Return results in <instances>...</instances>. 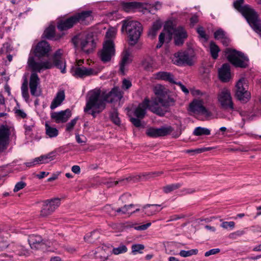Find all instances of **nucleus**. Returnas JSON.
I'll use <instances>...</instances> for the list:
<instances>
[{
	"label": "nucleus",
	"mask_w": 261,
	"mask_h": 261,
	"mask_svg": "<svg viewBox=\"0 0 261 261\" xmlns=\"http://www.w3.org/2000/svg\"><path fill=\"white\" fill-rule=\"evenodd\" d=\"M62 51L59 49L56 51L53 56V64L49 61L37 62L35 61L34 58L30 56L28 59V64L32 69V72L30 79V88L32 95L39 96L41 92L37 90V87L40 83V79L36 72H41L42 70L50 69L56 66L61 70L63 73L66 72V65L64 60L62 58Z\"/></svg>",
	"instance_id": "1"
},
{
	"label": "nucleus",
	"mask_w": 261,
	"mask_h": 261,
	"mask_svg": "<svg viewBox=\"0 0 261 261\" xmlns=\"http://www.w3.org/2000/svg\"><path fill=\"white\" fill-rule=\"evenodd\" d=\"M154 93L156 97L150 101V110L154 114L163 116L168 112L170 107L174 105L175 100L169 95L168 90L161 85L154 87Z\"/></svg>",
	"instance_id": "2"
},
{
	"label": "nucleus",
	"mask_w": 261,
	"mask_h": 261,
	"mask_svg": "<svg viewBox=\"0 0 261 261\" xmlns=\"http://www.w3.org/2000/svg\"><path fill=\"white\" fill-rule=\"evenodd\" d=\"M74 47L86 54H90L95 48V43L92 35L86 33L77 34L72 39Z\"/></svg>",
	"instance_id": "3"
},
{
	"label": "nucleus",
	"mask_w": 261,
	"mask_h": 261,
	"mask_svg": "<svg viewBox=\"0 0 261 261\" xmlns=\"http://www.w3.org/2000/svg\"><path fill=\"white\" fill-rule=\"evenodd\" d=\"M122 32L126 31L129 37V44L133 46L136 44L142 33L143 28L138 21L124 20L122 21Z\"/></svg>",
	"instance_id": "4"
},
{
	"label": "nucleus",
	"mask_w": 261,
	"mask_h": 261,
	"mask_svg": "<svg viewBox=\"0 0 261 261\" xmlns=\"http://www.w3.org/2000/svg\"><path fill=\"white\" fill-rule=\"evenodd\" d=\"M105 95L103 91L95 89L88 93V98L86 105L84 108V112L89 111L92 108L101 107L102 109L106 108V102L104 98Z\"/></svg>",
	"instance_id": "5"
},
{
	"label": "nucleus",
	"mask_w": 261,
	"mask_h": 261,
	"mask_svg": "<svg viewBox=\"0 0 261 261\" xmlns=\"http://www.w3.org/2000/svg\"><path fill=\"white\" fill-rule=\"evenodd\" d=\"M225 55L227 60L235 67L244 68L248 65V58L240 51L229 48L225 49Z\"/></svg>",
	"instance_id": "6"
},
{
	"label": "nucleus",
	"mask_w": 261,
	"mask_h": 261,
	"mask_svg": "<svg viewBox=\"0 0 261 261\" xmlns=\"http://www.w3.org/2000/svg\"><path fill=\"white\" fill-rule=\"evenodd\" d=\"M236 98L241 103H247L251 98V94L248 91L247 85L244 79H240L236 85Z\"/></svg>",
	"instance_id": "7"
},
{
	"label": "nucleus",
	"mask_w": 261,
	"mask_h": 261,
	"mask_svg": "<svg viewBox=\"0 0 261 261\" xmlns=\"http://www.w3.org/2000/svg\"><path fill=\"white\" fill-rule=\"evenodd\" d=\"M40 211V216L47 217L52 214L55 210L60 206L61 199L58 198H54L47 199L43 202Z\"/></svg>",
	"instance_id": "8"
},
{
	"label": "nucleus",
	"mask_w": 261,
	"mask_h": 261,
	"mask_svg": "<svg viewBox=\"0 0 261 261\" xmlns=\"http://www.w3.org/2000/svg\"><path fill=\"white\" fill-rule=\"evenodd\" d=\"M218 99L222 109L228 111L234 110L230 91L228 89L226 88L222 89L218 94Z\"/></svg>",
	"instance_id": "9"
},
{
	"label": "nucleus",
	"mask_w": 261,
	"mask_h": 261,
	"mask_svg": "<svg viewBox=\"0 0 261 261\" xmlns=\"http://www.w3.org/2000/svg\"><path fill=\"white\" fill-rule=\"evenodd\" d=\"M202 100L195 99L190 105V110L195 114H201L204 117V120H209L212 118L213 114L208 111L203 105Z\"/></svg>",
	"instance_id": "10"
},
{
	"label": "nucleus",
	"mask_w": 261,
	"mask_h": 261,
	"mask_svg": "<svg viewBox=\"0 0 261 261\" xmlns=\"http://www.w3.org/2000/svg\"><path fill=\"white\" fill-rule=\"evenodd\" d=\"M169 40L171 39V35H174V43L176 45L180 46L183 44L185 40L187 38L188 35L185 29L181 26L174 28L171 27L168 30Z\"/></svg>",
	"instance_id": "11"
},
{
	"label": "nucleus",
	"mask_w": 261,
	"mask_h": 261,
	"mask_svg": "<svg viewBox=\"0 0 261 261\" xmlns=\"http://www.w3.org/2000/svg\"><path fill=\"white\" fill-rule=\"evenodd\" d=\"M115 55L114 43L112 40H107L103 44V48L99 53V57L103 62L111 60Z\"/></svg>",
	"instance_id": "12"
},
{
	"label": "nucleus",
	"mask_w": 261,
	"mask_h": 261,
	"mask_svg": "<svg viewBox=\"0 0 261 261\" xmlns=\"http://www.w3.org/2000/svg\"><path fill=\"white\" fill-rule=\"evenodd\" d=\"M193 57L188 51H179L174 54L173 61L177 65H191L193 64Z\"/></svg>",
	"instance_id": "13"
},
{
	"label": "nucleus",
	"mask_w": 261,
	"mask_h": 261,
	"mask_svg": "<svg viewBox=\"0 0 261 261\" xmlns=\"http://www.w3.org/2000/svg\"><path fill=\"white\" fill-rule=\"evenodd\" d=\"M171 126H162L160 128L150 127L146 130V135L152 138H158L166 136L170 134L172 131Z\"/></svg>",
	"instance_id": "14"
},
{
	"label": "nucleus",
	"mask_w": 261,
	"mask_h": 261,
	"mask_svg": "<svg viewBox=\"0 0 261 261\" xmlns=\"http://www.w3.org/2000/svg\"><path fill=\"white\" fill-rule=\"evenodd\" d=\"M105 102L113 103L119 101L123 97V92L118 87H114L111 91L107 93L103 91Z\"/></svg>",
	"instance_id": "15"
},
{
	"label": "nucleus",
	"mask_w": 261,
	"mask_h": 261,
	"mask_svg": "<svg viewBox=\"0 0 261 261\" xmlns=\"http://www.w3.org/2000/svg\"><path fill=\"white\" fill-rule=\"evenodd\" d=\"M28 242L32 249H44V246L50 247V242L43 241L41 236L38 235L30 236Z\"/></svg>",
	"instance_id": "16"
},
{
	"label": "nucleus",
	"mask_w": 261,
	"mask_h": 261,
	"mask_svg": "<svg viewBox=\"0 0 261 261\" xmlns=\"http://www.w3.org/2000/svg\"><path fill=\"white\" fill-rule=\"evenodd\" d=\"M71 116V112L67 109L64 111L54 112L50 114L51 118L57 123H65Z\"/></svg>",
	"instance_id": "17"
},
{
	"label": "nucleus",
	"mask_w": 261,
	"mask_h": 261,
	"mask_svg": "<svg viewBox=\"0 0 261 261\" xmlns=\"http://www.w3.org/2000/svg\"><path fill=\"white\" fill-rule=\"evenodd\" d=\"M9 129L4 125L0 127V153L4 152L9 144Z\"/></svg>",
	"instance_id": "18"
},
{
	"label": "nucleus",
	"mask_w": 261,
	"mask_h": 261,
	"mask_svg": "<svg viewBox=\"0 0 261 261\" xmlns=\"http://www.w3.org/2000/svg\"><path fill=\"white\" fill-rule=\"evenodd\" d=\"M98 71L92 68H87L84 66H77L73 71V75L83 78L86 76L96 75Z\"/></svg>",
	"instance_id": "19"
},
{
	"label": "nucleus",
	"mask_w": 261,
	"mask_h": 261,
	"mask_svg": "<svg viewBox=\"0 0 261 261\" xmlns=\"http://www.w3.org/2000/svg\"><path fill=\"white\" fill-rule=\"evenodd\" d=\"M244 0H236L233 3V7L240 12L245 18L254 10L248 5H244Z\"/></svg>",
	"instance_id": "20"
},
{
	"label": "nucleus",
	"mask_w": 261,
	"mask_h": 261,
	"mask_svg": "<svg viewBox=\"0 0 261 261\" xmlns=\"http://www.w3.org/2000/svg\"><path fill=\"white\" fill-rule=\"evenodd\" d=\"M248 23L256 33L261 32V20L258 19L257 13L254 11L246 18Z\"/></svg>",
	"instance_id": "21"
},
{
	"label": "nucleus",
	"mask_w": 261,
	"mask_h": 261,
	"mask_svg": "<svg viewBox=\"0 0 261 261\" xmlns=\"http://www.w3.org/2000/svg\"><path fill=\"white\" fill-rule=\"evenodd\" d=\"M50 50V47L46 41H42L39 42L35 49V56L41 57L47 55Z\"/></svg>",
	"instance_id": "22"
},
{
	"label": "nucleus",
	"mask_w": 261,
	"mask_h": 261,
	"mask_svg": "<svg viewBox=\"0 0 261 261\" xmlns=\"http://www.w3.org/2000/svg\"><path fill=\"white\" fill-rule=\"evenodd\" d=\"M150 101L145 99L140 103L134 112L135 115L138 118L143 119L146 113V110L149 108L150 110Z\"/></svg>",
	"instance_id": "23"
},
{
	"label": "nucleus",
	"mask_w": 261,
	"mask_h": 261,
	"mask_svg": "<svg viewBox=\"0 0 261 261\" xmlns=\"http://www.w3.org/2000/svg\"><path fill=\"white\" fill-rule=\"evenodd\" d=\"M91 13V11H86L73 15L74 18H76L75 20L76 23L80 22L84 24H88L92 19Z\"/></svg>",
	"instance_id": "24"
},
{
	"label": "nucleus",
	"mask_w": 261,
	"mask_h": 261,
	"mask_svg": "<svg viewBox=\"0 0 261 261\" xmlns=\"http://www.w3.org/2000/svg\"><path fill=\"white\" fill-rule=\"evenodd\" d=\"M220 79L224 82H228L230 78V66L228 64H224L219 70Z\"/></svg>",
	"instance_id": "25"
},
{
	"label": "nucleus",
	"mask_w": 261,
	"mask_h": 261,
	"mask_svg": "<svg viewBox=\"0 0 261 261\" xmlns=\"http://www.w3.org/2000/svg\"><path fill=\"white\" fill-rule=\"evenodd\" d=\"M75 19L72 16L65 20L60 21L57 25L58 29L60 31H64L72 28L76 23Z\"/></svg>",
	"instance_id": "26"
},
{
	"label": "nucleus",
	"mask_w": 261,
	"mask_h": 261,
	"mask_svg": "<svg viewBox=\"0 0 261 261\" xmlns=\"http://www.w3.org/2000/svg\"><path fill=\"white\" fill-rule=\"evenodd\" d=\"M65 98V92L63 90H60L58 92L56 96L51 102L50 108L51 110H54L59 106L64 100Z\"/></svg>",
	"instance_id": "27"
},
{
	"label": "nucleus",
	"mask_w": 261,
	"mask_h": 261,
	"mask_svg": "<svg viewBox=\"0 0 261 261\" xmlns=\"http://www.w3.org/2000/svg\"><path fill=\"white\" fill-rule=\"evenodd\" d=\"M155 79L159 80H164L171 83H176L174 80L173 75L170 72L161 71L155 74Z\"/></svg>",
	"instance_id": "28"
},
{
	"label": "nucleus",
	"mask_w": 261,
	"mask_h": 261,
	"mask_svg": "<svg viewBox=\"0 0 261 261\" xmlns=\"http://www.w3.org/2000/svg\"><path fill=\"white\" fill-rule=\"evenodd\" d=\"M132 61L131 56L128 51L123 53L121 62L120 63V71L124 74L125 66Z\"/></svg>",
	"instance_id": "29"
},
{
	"label": "nucleus",
	"mask_w": 261,
	"mask_h": 261,
	"mask_svg": "<svg viewBox=\"0 0 261 261\" xmlns=\"http://www.w3.org/2000/svg\"><path fill=\"white\" fill-rule=\"evenodd\" d=\"M45 132L46 134L50 138L56 137L58 135L59 131L55 128L50 126L47 122L45 123Z\"/></svg>",
	"instance_id": "30"
},
{
	"label": "nucleus",
	"mask_w": 261,
	"mask_h": 261,
	"mask_svg": "<svg viewBox=\"0 0 261 261\" xmlns=\"http://www.w3.org/2000/svg\"><path fill=\"white\" fill-rule=\"evenodd\" d=\"M56 155V152L54 151L48 153L47 154L41 155L38 158L40 160V164L47 163L49 161H53Z\"/></svg>",
	"instance_id": "31"
},
{
	"label": "nucleus",
	"mask_w": 261,
	"mask_h": 261,
	"mask_svg": "<svg viewBox=\"0 0 261 261\" xmlns=\"http://www.w3.org/2000/svg\"><path fill=\"white\" fill-rule=\"evenodd\" d=\"M160 206V205L159 204H146L143 207V212L145 214L148 216L152 215L155 214L156 212H158L159 211L156 208H152L151 209L149 210L148 208L149 207H155Z\"/></svg>",
	"instance_id": "32"
},
{
	"label": "nucleus",
	"mask_w": 261,
	"mask_h": 261,
	"mask_svg": "<svg viewBox=\"0 0 261 261\" xmlns=\"http://www.w3.org/2000/svg\"><path fill=\"white\" fill-rule=\"evenodd\" d=\"M211 134V131L208 128L202 127H197L195 128L193 134L196 136L202 135H209Z\"/></svg>",
	"instance_id": "33"
},
{
	"label": "nucleus",
	"mask_w": 261,
	"mask_h": 261,
	"mask_svg": "<svg viewBox=\"0 0 261 261\" xmlns=\"http://www.w3.org/2000/svg\"><path fill=\"white\" fill-rule=\"evenodd\" d=\"M122 6L124 10L126 11H129L135 8H138L140 6L139 3L132 2H126L122 4Z\"/></svg>",
	"instance_id": "34"
},
{
	"label": "nucleus",
	"mask_w": 261,
	"mask_h": 261,
	"mask_svg": "<svg viewBox=\"0 0 261 261\" xmlns=\"http://www.w3.org/2000/svg\"><path fill=\"white\" fill-rule=\"evenodd\" d=\"M181 186V184L179 183L168 185L163 187V190L165 193L167 194L179 188Z\"/></svg>",
	"instance_id": "35"
},
{
	"label": "nucleus",
	"mask_w": 261,
	"mask_h": 261,
	"mask_svg": "<svg viewBox=\"0 0 261 261\" xmlns=\"http://www.w3.org/2000/svg\"><path fill=\"white\" fill-rule=\"evenodd\" d=\"M154 65V61L151 58L145 59L142 63V66L147 71H152Z\"/></svg>",
	"instance_id": "36"
},
{
	"label": "nucleus",
	"mask_w": 261,
	"mask_h": 261,
	"mask_svg": "<svg viewBox=\"0 0 261 261\" xmlns=\"http://www.w3.org/2000/svg\"><path fill=\"white\" fill-rule=\"evenodd\" d=\"M55 30L54 26L50 25L48 27L44 32L43 35L45 38L54 39L55 37Z\"/></svg>",
	"instance_id": "37"
},
{
	"label": "nucleus",
	"mask_w": 261,
	"mask_h": 261,
	"mask_svg": "<svg viewBox=\"0 0 261 261\" xmlns=\"http://www.w3.org/2000/svg\"><path fill=\"white\" fill-rule=\"evenodd\" d=\"M219 51V47L214 42H211L210 43V51L214 59H216L218 58Z\"/></svg>",
	"instance_id": "38"
},
{
	"label": "nucleus",
	"mask_w": 261,
	"mask_h": 261,
	"mask_svg": "<svg viewBox=\"0 0 261 261\" xmlns=\"http://www.w3.org/2000/svg\"><path fill=\"white\" fill-rule=\"evenodd\" d=\"M21 89L22 97L25 100L28 102L30 96L28 92V82L27 80L22 83Z\"/></svg>",
	"instance_id": "39"
},
{
	"label": "nucleus",
	"mask_w": 261,
	"mask_h": 261,
	"mask_svg": "<svg viewBox=\"0 0 261 261\" xmlns=\"http://www.w3.org/2000/svg\"><path fill=\"white\" fill-rule=\"evenodd\" d=\"M132 178L130 177H127L125 178H121L119 180L116 181H113L111 179L110 181H108L107 182V185H108L109 187L116 186L119 184H120L122 185H123V184L127 183L128 181L130 180Z\"/></svg>",
	"instance_id": "40"
},
{
	"label": "nucleus",
	"mask_w": 261,
	"mask_h": 261,
	"mask_svg": "<svg viewBox=\"0 0 261 261\" xmlns=\"http://www.w3.org/2000/svg\"><path fill=\"white\" fill-rule=\"evenodd\" d=\"M198 252V250L197 249H193L190 250H181L179 253V254L184 257H187L193 255H196Z\"/></svg>",
	"instance_id": "41"
},
{
	"label": "nucleus",
	"mask_w": 261,
	"mask_h": 261,
	"mask_svg": "<svg viewBox=\"0 0 261 261\" xmlns=\"http://www.w3.org/2000/svg\"><path fill=\"white\" fill-rule=\"evenodd\" d=\"M127 248L126 246L123 244H120L118 247L114 248L112 253L115 255L124 253L127 252Z\"/></svg>",
	"instance_id": "42"
},
{
	"label": "nucleus",
	"mask_w": 261,
	"mask_h": 261,
	"mask_svg": "<svg viewBox=\"0 0 261 261\" xmlns=\"http://www.w3.org/2000/svg\"><path fill=\"white\" fill-rule=\"evenodd\" d=\"M99 107L98 108H92L89 111L85 112L89 115H91L93 118L96 117L97 114L100 113L104 109Z\"/></svg>",
	"instance_id": "43"
},
{
	"label": "nucleus",
	"mask_w": 261,
	"mask_h": 261,
	"mask_svg": "<svg viewBox=\"0 0 261 261\" xmlns=\"http://www.w3.org/2000/svg\"><path fill=\"white\" fill-rule=\"evenodd\" d=\"M134 206V204H130L129 205H125L123 207L121 208H119L115 210L116 213H122L123 214H125L128 213V210L130 207Z\"/></svg>",
	"instance_id": "44"
},
{
	"label": "nucleus",
	"mask_w": 261,
	"mask_h": 261,
	"mask_svg": "<svg viewBox=\"0 0 261 261\" xmlns=\"http://www.w3.org/2000/svg\"><path fill=\"white\" fill-rule=\"evenodd\" d=\"M111 120L116 125H119L120 124V120L118 117V114L116 111H114L111 114Z\"/></svg>",
	"instance_id": "45"
},
{
	"label": "nucleus",
	"mask_w": 261,
	"mask_h": 261,
	"mask_svg": "<svg viewBox=\"0 0 261 261\" xmlns=\"http://www.w3.org/2000/svg\"><path fill=\"white\" fill-rule=\"evenodd\" d=\"M225 36H226V33L221 29H218L214 33V37L217 40H221Z\"/></svg>",
	"instance_id": "46"
},
{
	"label": "nucleus",
	"mask_w": 261,
	"mask_h": 261,
	"mask_svg": "<svg viewBox=\"0 0 261 261\" xmlns=\"http://www.w3.org/2000/svg\"><path fill=\"white\" fill-rule=\"evenodd\" d=\"M77 120L78 118L76 117L71 120L69 122L67 123L66 126V130L69 132L71 131L73 129L75 125L76 124Z\"/></svg>",
	"instance_id": "47"
},
{
	"label": "nucleus",
	"mask_w": 261,
	"mask_h": 261,
	"mask_svg": "<svg viewBox=\"0 0 261 261\" xmlns=\"http://www.w3.org/2000/svg\"><path fill=\"white\" fill-rule=\"evenodd\" d=\"M115 210H116L114 209V208L112 207L111 205L108 204L105 206L103 207L104 212L112 216L116 215Z\"/></svg>",
	"instance_id": "48"
},
{
	"label": "nucleus",
	"mask_w": 261,
	"mask_h": 261,
	"mask_svg": "<svg viewBox=\"0 0 261 261\" xmlns=\"http://www.w3.org/2000/svg\"><path fill=\"white\" fill-rule=\"evenodd\" d=\"M235 223L233 221H225L223 222L222 224H221V226L224 228V229H228L230 228V229H233L234 227Z\"/></svg>",
	"instance_id": "49"
},
{
	"label": "nucleus",
	"mask_w": 261,
	"mask_h": 261,
	"mask_svg": "<svg viewBox=\"0 0 261 261\" xmlns=\"http://www.w3.org/2000/svg\"><path fill=\"white\" fill-rule=\"evenodd\" d=\"M116 33V31L114 28H111L108 30V31L106 33V37L108 39L107 40H112V38H113Z\"/></svg>",
	"instance_id": "50"
},
{
	"label": "nucleus",
	"mask_w": 261,
	"mask_h": 261,
	"mask_svg": "<svg viewBox=\"0 0 261 261\" xmlns=\"http://www.w3.org/2000/svg\"><path fill=\"white\" fill-rule=\"evenodd\" d=\"M26 186V184L23 181L18 182L15 186L13 190L14 192H17L18 191L22 189Z\"/></svg>",
	"instance_id": "51"
},
{
	"label": "nucleus",
	"mask_w": 261,
	"mask_h": 261,
	"mask_svg": "<svg viewBox=\"0 0 261 261\" xmlns=\"http://www.w3.org/2000/svg\"><path fill=\"white\" fill-rule=\"evenodd\" d=\"M39 164H40V160H39V158H38V157L35 158L31 162H27L24 163V164L28 167H31Z\"/></svg>",
	"instance_id": "52"
},
{
	"label": "nucleus",
	"mask_w": 261,
	"mask_h": 261,
	"mask_svg": "<svg viewBox=\"0 0 261 261\" xmlns=\"http://www.w3.org/2000/svg\"><path fill=\"white\" fill-rule=\"evenodd\" d=\"M144 249V246L142 244H135L132 245V249L133 253L138 252L141 250Z\"/></svg>",
	"instance_id": "53"
},
{
	"label": "nucleus",
	"mask_w": 261,
	"mask_h": 261,
	"mask_svg": "<svg viewBox=\"0 0 261 261\" xmlns=\"http://www.w3.org/2000/svg\"><path fill=\"white\" fill-rule=\"evenodd\" d=\"M197 32L201 38L204 39L205 40L208 39V38L206 35L205 31L202 27H200L198 28L197 29Z\"/></svg>",
	"instance_id": "54"
},
{
	"label": "nucleus",
	"mask_w": 261,
	"mask_h": 261,
	"mask_svg": "<svg viewBox=\"0 0 261 261\" xmlns=\"http://www.w3.org/2000/svg\"><path fill=\"white\" fill-rule=\"evenodd\" d=\"M132 86V83L129 80L124 79L122 81V88L124 90L129 89Z\"/></svg>",
	"instance_id": "55"
},
{
	"label": "nucleus",
	"mask_w": 261,
	"mask_h": 261,
	"mask_svg": "<svg viewBox=\"0 0 261 261\" xmlns=\"http://www.w3.org/2000/svg\"><path fill=\"white\" fill-rule=\"evenodd\" d=\"M210 149L208 148H198L194 150H188L186 151L187 153L194 152L195 153H200L205 151L209 150Z\"/></svg>",
	"instance_id": "56"
},
{
	"label": "nucleus",
	"mask_w": 261,
	"mask_h": 261,
	"mask_svg": "<svg viewBox=\"0 0 261 261\" xmlns=\"http://www.w3.org/2000/svg\"><path fill=\"white\" fill-rule=\"evenodd\" d=\"M220 249L218 248L212 249L208 251H206L204 254V256L206 257H208L211 255L216 254L219 253L220 252Z\"/></svg>",
	"instance_id": "57"
},
{
	"label": "nucleus",
	"mask_w": 261,
	"mask_h": 261,
	"mask_svg": "<svg viewBox=\"0 0 261 261\" xmlns=\"http://www.w3.org/2000/svg\"><path fill=\"white\" fill-rule=\"evenodd\" d=\"M138 118H130L131 122L136 127H139L141 125V121Z\"/></svg>",
	"instance_id": "58"
},
{
	"label": "nucleus",
	"mask_w": 261,
	"mask_h": 261,
	"mask_svg": "<svg viewBox=\"0 0 261 261\" xmlns=\"http://www.w3.org/2000/svg\"><path fill=\"white\" fill-rule=\"evenodd\" d=\"M151 225V223H147L137 227H135V229L138 230H144L147 229Z\"/></svg>",
	"instance_id": "59"
},
{
	"label": "nucleus",
	"mask_w": 261,
	"mask_h": 261,
	"mask_svg": "<svg viewBox=\"0 0 261 261\" xmlns=\"http://www.w3.org/2000/svg\"><path fill=\"white\" fill-rule=\"evenodd\" d=\"M15 113L17 115V116H18L22 118H24L27 117L26 113L22 110H16Z\"/></svg>",
	"instance_id": "60"
},
{
	"label": "nucleus",
	"mask_w": 261,
	"mask_h": 261,
	"mask_svg": "<svg viewBox=\"0 0 261 261\" xmlns=\"http://www.w3.org/2000/svg\"><path fill=\"white\" fill-rule=\"evenodd\" d=\"M162 27V24L160 21H156L153 23L152 28H153L154 30H156L157 31L159 30Z\"/></svg>",
	"instance_id": "61"
},
{
	"label": "nucleus",
	"mask_w": 261,
	"mask_h": 261,
	"mask_svg": "<svg viewBox=\"0 0 261 261\" xmlns=\"http://www.w3.org/2000/svg\"><path fill=\"white\" fill-rule=\"evenodd\" d=\"M176 84H177V85H178L180 89H181V90L186 94H188L189 93V90L184 85H182L180 82H178V83H175Z\"/></svg>",
	"instance_id": "62"
},
{
	"label": "nucleus",
	"mask_w": 261,
	"mask_h": 261,
	"mask_svg": "<svg viewBox=\"0 0 261 261\" xmlns=\"http://www.w3.org/2000/svg\"><path fill=\"white\" fill-rule=\"evenodd\" d=\"M221 41L223 44L225 46H228L229 43V39L227 36V35L225 36V37L221 39Z\"/></svg>",
	"instance_id": "63"
},
{
	"label": "nucleus",
	"mask_w": 261,
	"mask_h": 261,
	"mask_svg": "<svg viewBox=\"0 0 261 261\" xmlns=\"http://www.w3.org/2000/svg\"><path fill=\"white\" fill-rule=\"evenodd\" d=\"M198 21V19L197 16L194 15L190 18L191 24L194 26Z\"/></svg>",
	"instance_id": "64"
}]
</instances>
